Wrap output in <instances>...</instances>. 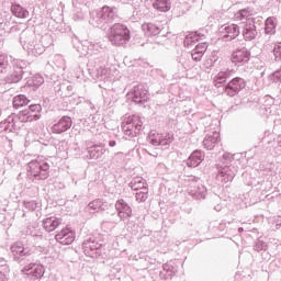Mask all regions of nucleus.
I'll list each match as a JSON object with an SVG mask.
<instances>
[{"instance_id":"nucleus-1","label":"nucleus","mask_w":281,"mask_h":281,"mask_svg":"<svg viewBox=\"0 0 281 281\" xmlns=\"http://www.w3.org/2000/svg\"><path fill=\"white\" fill-rule=\"evenodd\" d=\"M179 183H181L183 188H187L186 192L198 201H201L207 196V188H205V184H203V180H201V178H196L194 176H184L183 178H180Z\"/></svg>"},{"instance_id":"nucleus-2","label":"nucleus","mask_w":281,"mask_h":281,"mask_svg":"<svg viewBox=\"0 0 281 281\" xmlns=\"http://www.w3.org/2000/svg\"><path fill=\"white\" fill-rule=\"evenodd\" d=\"M121 126L125 139H133V137L139 135V131H142L144 123L142 122V117L137 115H125L123 116Z\"/></svg>"},{"instance_id":"nucleus-3","label":"nucleus","mask_w":281,"mask_h":281,"mask_svg":"<svg viewBox=\"0 0 281 281\" xmlns=\"http://www.w3.org/2000/svg\"><path fill=\"white\" fill-rule=\"evenodd\" d=\"M29 177H34L37 181L49 177V162L43 157H37L29 162Z\"/></svg>"},{"instance_id":"nucleus-4","label":"nucleus","mask_w":281,"mask_h":281,"mask_svg":"<svg viewBox=\"0 0 281 281\" xmlns=\"http://www.w3.org/2000/svg\"><path fill=\"white\" fill-rule=\"evenodd\" d=\"M37 120H41V115L32 114L29 110H23L15 117L9 116L2 124V127L3 131H10L12 133L13 131H19L20 126L16 124L18 122H36Z\"/></svg>"},{"instance_id":"nucleus-5","label":"nucleus","mask_w":281,"mask_h":281,"mask_svg":"<svg viewBox=\"0 0 281 281\" xmlns=\"http://www.w3.org/2000/svg\"><path fill=\"white\" fill-rule=\"evenodd\" d=\"M109 41L116 47H122L131 41V31L126 25L116 23L111 27Z\"/></svg>"},{"instance_id":"nucleus-6","label":"nucleus","mask_w":281,"mask_h":281,"mask_svg":"<svg viewBox=\"0 0 281 281\" xmlns=\"http://www.w3.org/2000/svg\"><path fill=\"white\" fill-rule=\"evenodd\" d=\"M246 83L245 79L240 77H236L232 79L224 88H223V94L227 95L228 98H234L235 95H238L240 93L241 89H245Z\"/></svg>"},{"instance_id":"nucleus-7","label":"nucleus","mask_w":281,"mask_h":281,"mask_svg":"<svg viewBox=\"0 0 281 281\" xmlns=\"http://www.w3.org/2000/svg\"><path fill=\"white\" fill-rule=\"evenodd\" d=\"M172 134H160L157 131H150L147 136V142L151 144V146H168L172 142Z\"/></svg>"},{"instance_id":"nucleus-8","label":"nucleus","mask_w":281,"mask_h":281,"mask_svg":"<svg viewBox=\"0 0 281 281\" xmlns=\"http://www.w3.org/2000/svg\"><path fill=\"white\" fill-rule=\"evenodd\" d=\"M236 167L229 165H225L224 167H221L217 175L216 179L222 186H225V183H229L234 180V177H236Z\"/></svg>"},{"instance_id":"nucleus-9","label":"nucleus","mask_w":281,"mask_h":281,"mask_svg":"<svg viewBox=\"0 0 281 281\" xmlns=\"http://www.w3.org/2000/svg\"><path fill=\"white\" fill-rule=\"evenodd\" d=\"M22 273L29 276L32 281H38L45 276V268L42 265L30 263L22 269Z\"/></svg>"},{"instance_id":"nucleus-10","label":"nucleus","mask_w":281,"mask_h":281,"mask_svg":"<svg viewBox=\"0 0 281 281\" xmlns=\"http://www.w3.org/2000/svg\"><path fill=\"white\" fill-rule=\"evenodd\" d=\"M127 98L135 104H142L148 100V90L144 89V86H136L127 93Z\"/></svg>"},{"instance_id":"nucleus-11","label":"nucleus","mask_w":281,"mask_h":281,"mask_svg":"<svg viewBox=\"0 0 281 281\" xmlns=\"http://www.w3.org/2000/svg\"><path fill=\"white\" fill-rule=\"evenodd\" d=\"M222 41L229 42L240 36V27L237 24H226L221 27Z\"/></svg>"},{"instance_id":"nucleus-12","label":"nucleus","mask_w":281,"mask_h":281,"mask_svg":"<svg viewBox=\"0 0 281 281\" xmlns=\"http://www.w3.org/2000/svg\"><path fill=\"white\" fill-rule=\"evenodd\" d=\"M83 252L90 258H98L100 256V249H102V245L95 240L87 239L82 244Z\"/></svg>"},{"instance_id":"nucleus-13","label":"nucleus","mask_w":281,"mask_h":281,"mask_svg":"<svg viewBox=\"0 0 281 281\" xmlns=\"http://www.w3.org/2000/svg\"><path fill=\"white\" fill-rule=\"evenodd\" d=\"M74 122L71 121V117L69 116H63L57 123H55L50 131L55 135H61V133H67L69 128H71Z\"/></svg>"},{"instance_id":"nucleus-14","label":"nucleus","mask_w":281,"mask_h":281,"mask_svg":"<svg viewBox=\"0 0 281 281\" xmlns=\"http://www.w3.org/2000/svg\"><path fill=\"white\" fill-rule=\"evenodd\" d=\"M24 67H25V61L16 60L14 64V70L5 78V82H9V85L20 82V80H22L23 78Z\"/></svg>"},{"instance_id":"nucleus-15","label":"nucleus","mask_w":281,"mask_h":281,"mask_svg":"<svg viewBox=\"0 0 281 281\" xmlns=\"http://www.w3.org/2000/svg\"><path fill=\"white\" fill-rule=\"evenodd\" d=\"M115 207L121 221H126L133 216V209L124 200H119L115 203Z\"/></svg>"},{"instance_id":"nucleus-16","label":"nucleus","mask_w":281,"mask_h":281,"mask_svg":"<svg viewBox=\"0 0 281 281\" xmlns=\"http://www.w3.org/2000/svg\"><path fill=\"white\" fill-rule=\"evenodd\" d=\"M55 239L60 245H71L76 240V233L69 228H64L55 236Z\"/></svg>"},{"instance_id":"nucleus-17","label":"nucleus","mask_w":281,"mask_h":281,"mask_svg":"<svg viewBox=\"0 0 281 281\" xmlns=\"http://www.w3.org/2000/svg\"><path fill=\"white\" fill-rule=\"evenodd\" d=\"M249 56H251L249 50L243 47L240 49L233 52L231 60L232 63H234V65H243V63H249Z\"/></svg>"},{"instance_id":"nucleus-18","label":"nucleus","mask_w":281,"mask_h":281,"mask_svg":"<svg viewBox=\"0 0 281 281\" xmlns=\"http://www.w3.org/2000/svg\"><path fill=\"white\" fill-rule=\"evenodd\" d=\"M221 142V134L214 131L212 134H207L203 139V146L206 150H214L216 144Z\"/></svg>"},{"instance_id":"nucleus-19","label":"nucleus","mask_w":281,"mask_h":281,"mask_svg":"<svg viewBox=\"0 0 281 281\" xmlns=\"http://www.w3.org/2000/svg\"><path fill=\"white\" fill-rule=\"evenodd\" d=\"M203 159H205V154H203L201 150H194L187 159V166L189 168H196L201 166Z\"/></svg>"},{"instance_id":"nucleus-20","label":"nucleus","mask_w":281,"mask_h":281,"mask_svg":"<svg viewBox=\"0 0 281 281\" xmlns=\"http://www.w3.org/2000/svg\"><path fill=\"white\" fill-rule=\"evenodd\" d=\"M231 76H232V70L229 69L220 71L213 78L214 87H216L217 89H221V87H223V85L227 82V79L231 78Z\"/></svg>"},{"instance_id":"nucleus-21","label":"nucleus","mask_w":281,"mask_h":281,"mask_svg":"<svg viewBox=\"0 0 281 281\" xmlns=\"http://www.w3.org/2000/svg\"><path fill=\"white\" fill-rule=\"evenodd\" d=\"M11 251L13 257L18 260L19 258H23V256H29L30 254V249L25 248V246H23V243L21 241H16L15 244H13L11 246Z\"/></svg>"},{"instance_id":"nucleus-22","label":"nucleus","mask_w":281,"mask_h":281,"mask_svg":"<svg viewBox=\"0 0 281 281\" xmlns=\"http://www.w3.org/2000/svg\"><path fill=\"white\" fill-rule=\"evenodd\" d=\"M243 36L245 41H254V38L258 36V31H256V24H254V22H249L245 24Z\"/></svg>"},{"instance_id":"nucleus-23","label":"nucleus","mask_w":281,"mask_h":281,"mask_svg":"<svg viewBox=\"0 0 281 281\" xmlns=\"http://www.w3.org/2000/svg\"><path fill=\"white\" fill-rule=\"evenodd\" d=\"M63 224V220L58 217H48L43 221V227L46 232H54Z\"/></svg>"},{"instance_id":"nucleus-24","label":"nucleus","mask_w":281,"mask_h":281,"mask_svg":"<svg viewBox=\"0 0 281 281\" xmlns=\"http://www.w3.org/2000/svg\"><path fill=\"white\" fill-rule=\"evenodd\" d=\"M130 188H132L135 192H139L142 190H148V183L142 177L134 178L131 183Z\"/></svg>"},{"instance_id":"nucleus-25","label":"nucleus","mask_w":281,"mask_h":281,"mask_svg":"<svg viewBox=\"0 0 281 281\" xmlns=\"http://www.w3.org/2000/svg\"><path fill=\"white\" fill-rule=\"evenodd\" d=\"M203 38V34L199 32H192L184 37V47H192L195 43H199Z\"/></svg>"},{"instance_id":"nucleus-26","label":"nucleus","mask_w":281,"mask_h":281,"mask_svg":"<svg viewBox=\"0 0 281 281\" xmlns=\"http://www.w3.org/2000/svg\"><path fill=\"white\" fill-rule=\"evenodd\" d=\"M100 12L104 23H111V21L115 20L116 13L114 8L103 7Z\"/></svg>"},{"instance_id":"nucleus-27","label":"nucleus","mask_w":281,"mask_h":281,"mask_svg":"<svg viewBox=\"0 0 281 281\" xmlns=\"http://www.w3.org/2000/svg\"><path fill=\"white\" fill-rule=\"evenodd\" d=\"M88 210L92 214H95V212H104V210H106V204L102 200L97 199L88 204Z\"/></svg>"},{"instance_id":"nucleus-28","label":"nucleus","mask_w":281,"mask_h":281,"mask_svg":"<svg viewBox=\"0 0 281 281\" xmlns=\"http://www.w3.org/2000/svg\"><path fill=\"white\" fill-rule=\"evenodd\" d=\"M11 12L18 19H27L30 16V11L21 7V4H12Z\"/></svg>"},{"instance_id":"nucleus-29","label":"nucleus","mask_w":281,"mask_h":281,"mask_svg":"<svg viewBox=\"0 0 281 281\" xmlns=\"http://www.w3.org/2000/svg\"><path fill=\"white\" fill-rule=\"evenodd\" d=\"M89 23L90 25H93V27H100V25H104L105 22L100 11H92L90 13Z\"/></svg>"},{"instance_id":"nucleus-30","label":"nucleus","mask_w":281,"mask_h":281,"mask_svg":"<svg viewBox=\"0 0 281 281\" xmlns=\"http://www.w3.org/2000/svg\"><path fill=\"white\" fill-rule=\"evenodd\" d=\"M153 8L158 12H168L171 8L170 0H153Z\"/></svg>"},{"instance_id":"nucleus-31","label":"nucleus","mask_w":281,"mask_h":281,"mask_svg":"<svg viewBox=\"0 0 281 281\" xmlns=\"http://www.w3.org/2000/svg\"><path fill=\"white\" fill-rule=\"evenodd\" d=\"M142 30L148 36H157V34H159V32H161V29H159V26H157L154 23H144L142 25Z\"/></svg>"},{"instance_id":"nucleus-32","label":"nucleus","mask_w":281,"mask_h":281,"mask_svg":"<svg viewBox=\"0 0 281 281\" xmlns=\"http://www.w3.org/2000/svg\"><path fill=\"white\" fill-rule=\"evenodd\" d=\"M251 16H254L252 9H241L235 14V19L237 21H251Z\"/></svg>"},{"instance_id":"nucleus-33","label":"nucleus","mask_w":281,"mask_h":281,"mask_svg":"<svg viewBox=\"0 0 281 281\" xmlns=\"http://www.w3.org/2000/svg\"><path fill=\"white\" fill-rule=\"evenodd\" d=\"M104 153H106V148H104L102 146H93L89 150V155H90L91 159H101L102 155H104Z\"/></svg>"},{"instance_id":"nucleus-34","label":"nucleus","mask_w":281,"mask_h":281,"mask_svg":"<svg viewBox=\"0 0 281 281\" xmlns=\"http://www.w3.org/2000/svg\"><path fill=\"white\" fill-rule=\"evenodd\" d=\"M30 103L26 95L20 94L13 98L14 109H21V106H26Z\"/></svg>"},{"instance_id":"nucleus-35","label":"nucleus","mask_w":281,"mask_h":281,"mask_svg":"<svg viewBox=\"0 0 281 281\" xmlns=\"http://www.w3.org/2000/svg\"><path fill=\"white\" fill-rule=\"evenodd\" d=\"M266 34H274L276 33V18H268L266 20Z\"/></svg>"},{"instance_id":"nucleus-36","label":"nucleus","mask_w":281,"mask_h":281,"mask_svg":"<svg viewBox=\"0 0 281 281\" xmlns=\"http://www.w3.org/2000/svg\"><path fill=\"white\" fill-rule=\"evenodd\" d=\"M108 74H109V69H106L104 67H99L95 71V79L97 80H106V78H109Z\"/></svg>"},{"instance_id":"nucleus-37","label":"nucleus","mask_w":281,"mask_h":281,"mask_svg":"<svg viewBox=\"0 0 281 281\" xmlns=\"http://www.w3.org/2000/svg\"><path fill=\"white\" fill-rule=\"evenodd\" d=\"M148 199V189H144L142 191L136 192V201L138 203H144Z\"/></svg>"},{"instance_id":"nucleus-38","label":"nucleus","mask_w":281,"mask_h":281,"mask_svg":"<svg viewBox=\"0 0 281 281\" xmlns=\"http://www.w3.org/2000/svg\"><path fill=\"white\" fill-rule=\"evenodd\" d=\"M234 157L235 155L231 153H224L222 155V164H226V166H229L228 164H232V161H234Z\"/></svg>"},{"instance_id":"nucleus-39","label":"nucleus","mask_w":281,"mask_h":281,"mask_svg":"<svg viewBox=\"0 0 281 281\" xmlns=\"http://www.w3.org/2000/svg\"><path fill=\"white\" fill-rule=\"evenodd\" d=\"M8 68V56L0 55V76L3 74V70Z\"/></svg>"},{"instance_id":"nucleus-40","label":"nucleus","mask_w":281,"mask_h":281,"mask_svg":"<svg viewBox=\"0 0 281 281\" xmlns=\"http://www.w3.org/2000/svg\"><path fill=\"white\" fill-rule=\"evenodd\" d=\"M195 52L204 55L205 52H207V43L206 42H202V43H199L195 48H193Z\"/></svg>"},{"instance_id":"nucleus-41","label":"nucleus","mask_w":281,"mask_h":281,"mask_svg":"<svg viewBox=\"0 0 281 281\" xmlns=\"http://www.w3.org/2000/svg\"><path fill=\"white\" fill-rule=\"evenodd\" d=\"M101 49L102 47L100 46V44L90 43L88 45V52H90V54H98V52H100Z\"/></svg>"},{"instance_id":"nucleus-42","label":"nucleus","mask_w":281,"mask_h":281,"mask_svg":"<svg viewBox=\"0 0 281 281\" xmlns=\"http://www.w3.org/2000/svg\"><path fill=\"white\" fill-rule=\"evenodd\" d=\"M271 82H281V69L276 70L269 76Z\"/></svg>"},{"instance_id":"nucleus-43","label":"nucleus","mask_w":281,"mask_h":281,"mask_svg":"<svg viewBox=\"0 0 281 281\" xmlns=\"http://www.w3.org/2000/svg\"><path fill=\"white\" fill-rule=\"evenodd\" d=\"M266 115H280V112H278V105H270L269 108H266Z\"/></svg>"},{"instance_id":"nucleus-44","label":"nucleus","mask_w":281,"mask_h":281,"mask_svg":"<svg viewBox=\"0 0 281 281\" xmlns=\"http://www.w3.org/2000/svg\"><path fill=\"white\" fill-rule=\"evenodd\" d=\"M255 251H267V243L258 240L255 245Z\"/></svg>"},{"instance_id":"nucleus-45","label":"nucleus","mask_w":281,"mask_h":281,"mask_svg":"<svg viewBox=\"0 0 281 281\" xmlns=\"http://www.w3.org/2000/svg\"><path fill=\"white\" fill-rule=\"evenodd\" d=\"M43 82H45V79H43V76L35 75L33 77V85H34V87H41V85H43Z\"/></svg>"},{"instance_id":"nucleus-46","label":"nucleus","mask_w":281,"mask_h":281,"mask_svg":"<svg viewBox=\"0 0 281 281\" xmlns=\"http://www.w3.org/2000/svg\"><path fill=\"white\" fill-rule=\"evenodd\" d=\"M273 54L276 60H281V42L274 46Z\"/></svg>"},{"instance_id":"nucleus-47","label":"nucleus","mask_w":281,"mask_h":281,"mask_svg":"<svg viewBox=\"0 0 281 281\" xmlns=\"http://www.w3.org/2000/svg\"><path fill=\"white\" fill-rule=\"evenodd\" d=\"M203 56H204L203 53H199L195 49L191 52V58L192 60H195V63H199L201 58H203Z\"/></svg>"},{"instance_id":"nucleus-48","label":"nucleus","mask_w":281,"mask_h":281,"mask_svg":"<svg viewBox=\"0 0 281 281\" xmlns=\"http://www.w3.org/2000/svg\"><path fill=\"white\" fill-rule=\"evenodd\" d=\"M24 207L31 211L36 210L37 207L36 201H24Z\"/></svg>"},{"instance_id":"nucleus-49","label":"nucleus","mask_w":281,"mask_h":281,"mask_svg":"<svg viewBox=\"0 0 281 281\" xmlns=\"http://www.w3.org/2000/svg\"><path fill=\"white\" fill-rule=\"evenodd\" d=\"M72 19L74 21H82V19H85V13H82V10H79L72 15Z\"/></svg>"},{"instance_id":"nucleus-50","label":"nucleus","mask_w":281,"mask_h":281,"mask_svg":"<svg viewBox=\"0 0 281 281\" xmlns=\"http://www.w3.org/2000/svg\"><path fill=\"white\" fill-rule=\"evenodd\" d=\"M29 49L33 53V54H43V47H41V45L36 46H30Z\"/></svg>"},{"instance_id":"nucleus-51","label":"nucleus","mask_w":281,"mask_h":281,"mask_svg":"<svg viewBox=\"0 0 281 281\" xmlns=\"http://www.w3.org/2000/svg\"><path fill=\"white\" fill-rule=\"evenodd\" d=\"M30 109V113H32V115H34V113H38L41 111V104H33L29 106Z\"/></svg>"},{"instance_id":"nucleus-52","label":"nucleus","mask_w":281,"mask_h":281,"mask_svg":"<svg viewBox=\"0 0 281 281\" xmlns=\"http://www.w3.org/2000/svg\"><path fill=\"white\" fill-rule=\"evenodd\" d=\"M78 3H85V0H72V5H78Z\"/></svg>"},{"instance_id":"nucleus-53","label":"nucleus","mask_w":281,"mask_h":281,"mask_svg":"<svg viewBox=\"0 0 281 281\" xmlns=\"http://www.w3.org/2000/svg\"><path fill=\"white\" fill-rule=\"evenodd\" d=\"M214 210H215V212H221V210H223V205L217 204V205H215Z\"/></svg>"},{"instance_id":"nucleus-54","label":"nucleus","mask_w":281,"mask_h":281,"mask_svg":"<svg viewBox=\"0 0 281 281\" xmlns=\"http://www.w3.org/2000/svg\"><path fill=\"white\" fill-rule=\"evenodd\" d=\"M116 144H117V143H115V140H110V142H109V146H110L111 148L115 147Z\"/></svg>"},{"instance_id":"nucleus-55","label":"nucleus","mask_w":281,"mask_h":281,"mask_svg":"<svg viewBox=\"0 0 281 281\" xmlns=\"http://www.w3.org/2000/svg\"><path fill=\"white\" fill-rule=\"evenodd\" d=\"M276 148H281V136H279V138H278V144H277Z\"/></svg>"},{"instance_id":"nucleus-56","label":"nucleus","mask_w":281,"mask_h":281,"mask_svg":"<svg viewBox=\"0 0 281 281\" xmlns=\"http://www.w3.org/2000/svg\"><path fill=\"white\" fill-rule=\"evenodd\" d=\"M0 30H5V23L0 21Z\"/></svg>"},{"instance_id":"nucleus-57","label":"nucleus","mask_w":281,"mask_h":281,"mask_svg":"<svg viewBox=\"0 0 281 281\" xmlns=\"http://www.w3.org/2000/svg\"><path fill=\"white\" fill-rule=\"evenodd\" d=\"M115 157H124V153L119 151V153L115 154Z\"/></svg>"},{"instance_id":"nucleus-58","label":"nucleus","mask_w":281,"mask_h":281,"mask_svg":"<svg viewBox=\"0 0 281 281\" xmlns=\"http://www.w3.org/2000/svg\"><path fill=\"white\" fill-rule=\"evenodd\" d=\"M5 278V274H3L2 272H0V281H3Z\"/></svg>"},{"instance_id":"nucleus-59","label":"nucleus","mask_w":281,"mask_h":281,"mask_svg":"<svg viewBox=\"0 0 281 281\" xmlns=\"http://www.w3.org/2000/svg\"><path fill=\"white\" fill-rule=\"evenodd\" d=\"M238 232H239V234H240V233L245 232V228L239 227V228H238Z\"/></svg>"},{"instance_id":"nucleus-60","label":"nucleus","mask_w":281,"mask_h":281,"mask_svg":"<svg viewBox=\"0 0 281 281\" xmlns=\"http://www.w3.org/2000/svg\"><path fill=\"white\" fill-rule=\"evenodd\" d=\"M281 224H277V229H280Z\"/></svg>"},{"instance_id":"nucleus-61","label":"nucleus","mask_w":281,"mask_h":281,"mask_svg":"<svg viewBox=\"0 0 281 281\" xmlns=\"http://www.w3.org/2000/svg\"><path fill=\"white\" fill-rule=\"evenodd\" d=\"M164 269H168V265H165V266H164Z\"/></svg>"},{"instance_id":"nucleus-62","label":"nucleus","mask_w":281,"mask_h":281,"mask_svg":"<svg viewBox=\"0 0 281 281\" xmlns=\"http://www.w3.org/2000/svg\"><path fill=\"white\" fill-rule=\"evenodd\" d=\"M38 238H43V235H40Z\"/></svg>"},{"instance_id":"nucleus-63","label":"nucleus","mask_w":281,"mask_h":281,"mask_svg":"<svg viewBox=\"0 0 281 281\" xmlns=\"http://www.w3.org/2000/svg\"><path fill=\"white\" fill-rule=\"evenodd\" d=\"M274 122H278V119H274Z\"/></svg>"}]
</instances>
